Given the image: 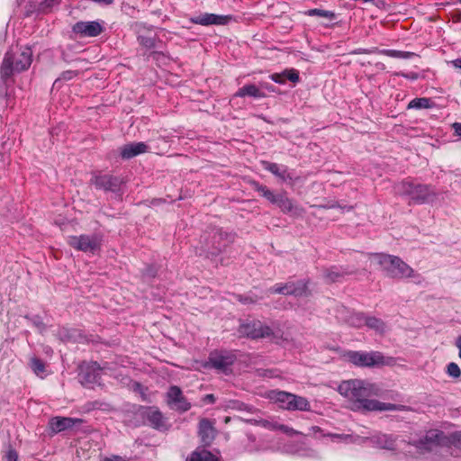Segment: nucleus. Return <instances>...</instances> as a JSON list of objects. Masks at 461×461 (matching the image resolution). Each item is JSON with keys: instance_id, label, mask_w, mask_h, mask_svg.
Listing matches in <instances>:
<instances>
[{"instance_id": "obj_24", "label": "nucleus", "mask_w": 461, "mask_h": 461, "mask_svg": "<svg viewBox=\"0 0 461 461\" xmlns=\"http://www.w3.org/2000/svg\"><path fill=\"white\" fill-rule=\"evenodd\" d=\"M224 236L227 237L228 235L222 233L221 230L213 231L211 237V242L207 245V249L210 254L217 255L227 247V242L223 239Z\"/></svg>"}, {"instance_id": "obj_17", "label": "nucleus", "mask_w": 461, "mask_h": 461, "mask_svg": "<svg viewBox=\"0 0 461 461\" xmlns=\"http://www.w3.org/2000/svg\"><path fill=\"white\" fill-rule=\"evenodd\" d=\"M100 370V366L96 362L88 365L86 368H82L79 374L80 383L84 385H93L99 383Z\"/></svg>"}, {"instance_id": "obj_28", "label": "nucleus", "mask_w": 461, "mask_h": 461, "mask_svg": "<svg viewBox=\"0 0 461 461\" xmlns=\"http://www.w3.org/2000/svg\"><path fill=\"white\" fill-rule=\"evenodd\" d=\"M186 461H219V459L211 452L203 449L193 452Z\"/></svg>"}, {"instance_id": "obj_32", "label": "nucleus", "mask_w": 461, "mask_h": 461, "mask_svg": "<svg viewBox=\"0 0 461 461\" xmlns=\"http://www.w3.org/2000/svg\"><path fill=\"white\" fill-rule=\"evenodd\" d=\"M366 315L361 312H357L351 314L348 319V322L353 327L361 328L366 326Z\"/></svg>"}, {"instance_id": "obj_47", "label": "nucleus", "mask_w": 461, "mask_h": 461, "mask_svg": "<svg viewBox=\"0 0 461 461\" xmlns=\"http://www.w3.org/2000/svg\"><path fill=\"white\" fill-rule=\"evenodd\" d=\"M76 72L74 71H71V70H68V71H65L62 73L61 75V77L62 79L64 80H70L72 79L75 76H76Z\"/></svg>"}, {"instance_id": "obj_56", "label": "nucleus", "mask_w": 461, "mask_h": 461, "mask_svg": "<svg viewBox=\"0 0 461 461\" xmlns=\"http://www.w3.org/2000/svg\"><path fill=\"white\" fill-rule=\"evenodd\" d=\"M353 208H354V207H353V206H351V205H346V206H344V207H341V209H342V210L347 211V212H350V211H352V210H353Z\"/></svg>"}, {"instance_id": "obj_31", "label": "nucleus", "mask_w": 461, "mask_h": 461, "mask_svg": "<svg viewBox=\"0 0 461 461\" xmlns=\"http://www.w3.org/2000/svg\"><path fill=\"white\" fill-rule=\"evenodd\" d=\"M432 101L426 97L412 99L407 108L408 109H423L431 107Z\"/></svg>"}, {"instance_id": "obj_14", "label": "nucleus", "mask_w": 461, "mask_h": 461, "mask_svg": "<svg viewBox=\"0 0 461 461\" xmlns=\"http://www.w3.org/2000/svg\"><path fill=\"white\" fill-rule=\"evenodd\" d=\"M232 17L230 15H220L214 14H201L197 16L192 17L190 19L191 23L194 24H200L203 26L208 25H224L227 24L230 21H231Z\"/></svg>"}, {"instance_id": "obj_5", "label": "nucleus", "mask_w": 461, "mask_h": 461, "mask_svg": "<svg viewBox=\"0 0 461 461\" xmlns=\"http://www.w3.org/2000/svg\"><path fill=\"white\" fill-rule=\"evenodd\" d=\"M347 357L352 364L360 367L393 366L396 365V358L384 356L379 351H349L347 353Z\"/></svg>"}, {"instance_id": "obj_12", "label": "nucleus", "mask_w": 461, "mask_h": 461, "mask_svg": "<svg viewBox=\"0 0 461 461\" xmlns=\"http://www.w3.org/2000/svg\"><path fill=\"white\" fill-rule=\"evenodd\" d=\"M104 31L103 25L96 21L77 22L72 27V32L80 37H96Z\"/></svg>"}, {"instance_id": "obj_42", "label": "nucleus", "mask_w": 461, "mask_h": 461, "mask_svg": "<svg viewBox=\"0 0 461 461\" xmlns=\"http://www.w3.org/2000/svg\"><path fill=\"white\" fill-rule=\"evenodd\" d=\"M59 3V0H42L40 4L41 9L45 11L50 9Z\"/></svg>"}, {"instance_id": "obj_30", "label": "nucleus", "mask_w": 461, "mask_h": 461, "mask_svg": "<svg viewBox=\"0 0 461 461\" xmlns=\"http://www.w3.org/2000/svg\"><path fill=\"white\" fill-rule=\"evenodd\" d=\"M379 54L385 55L391 58L404 59H410L415 55L413 52L402 51L396 50H379Z\"/></svg>"}, {"instance_id": "obj_41", "label": "nucleus", "mask_w": 461, "mask_h": 461, "mask_svg": "<svg viewBox=\"0 0 461 461\" xmlns=\"http://www.w3.org/2000/svg\"><path fill=\"white\" fill-rule=\"evenodd\" d=\"M4 461H18V454L16 450L9 448L4 456Z\"/></svg>"}, {"instance_id": "obj_52", "label": "nucleus", "mask_w": 461, "mask_h": 461, "mask_svg": "<svg viewBox=\"0 0 461 461\" xmlns=\"http://www.w3.org/2000/svg\"><path fill=\"white\" fill-rule=\"evenodd\" d=\"M456 346L459 349L458 356L461 357V336L456 339Z\"/></svg>"}, {"instance_id": "obj_1", "label": "nucleus", "mask_w": 461, "mask_h": 461, "mask_svg": "<svg viewBox=\"0 0 461 461\" xmlns=\"http://www.w3.org/2000/svg\"><path fill=\"white\" fill-rule=\"evenodd\" d=\"M339 393L347 398L351 403L354 411H402L403 405L382 402L370 399L372 396H378L380 389L375 384L361 379H350L343 381L338 387Z\"/></svg>"}, {"instance_id": "obj_13", "label": "nucleus", "mask_w": 461, "mask_h": 461, "mask_svg": "<svg viewBox=\"0 0 461 461\" xmlns=\"http://www.w3.org/2000/svg\"><path fill=\"white\" fill-rule=\"evenodd\" d=\"M261 165L265 170L269 171L274 176L278 177L282 182H289L294 184L297 177H294V175L288 170L286 166L279 165L276 163L262 160Z\"/></svg>"}, {"instance_id": "obj_49", "label": "nucleus", "mask_w": 461, "mask_h": 461, "mask_svg": "<svg viewBox=\"0 0 461 461\" xmlns=\"http://www.w3.org/2000/svg\"><path fill=\"white\" fill-rule=\"evenodd\" d=\"M258 375L273 377L274 372L272 370H258Z\"/></svg>"}, {"instance_id": "obj_55", "label": "nucleus", "mask_w": 461, "mask_h": 461, "mask_svg": "<svg viewBox=\"0 0 461 461\" xmlns=\"http://www.w3.org/2000/svg\"><path fill=\"white\" fill-rule=\"evenodd\" d=\"M106 461H124V460L120 456H113L112 458H107Z\"/></svg>"}, {"instance_id": "obj_48", "label": "nucleus", "mask_w": 461, "mask_h": 461, "mask_svg": "<svg viewBox=\"0 0 461 461\" xmlns=\"http://www.w3.org/2000/svg\"><path fill=\"white\" fill-rule=\"evenodd\" d=\"M215 401H216V398H215L214 394H212V393L206 394L203 397V402L205 403H214Z\"/></svg>"}, {"instance_id": "obj_57", "label": "nucleus", "mask_w": 461, "mask_h": 461, "mask_svg": "<svg viewBox=\"0 0 461 461\" xmlns=\"http://www.w3.org/2000/svg\"><path fill=\"white\" fill-rule=\"evenodd\" d=\"M336 207H340V206L338 203H333L329 206V208H336Z\"/></svg>"}, {"instance_id": "obj_26", "label": "nucleus", "mask_w": 461, "mask_h": 461, "mask_svg": "<svg viewBox=\"0 0 461 461\" xmlns=\"http://www.w3.org/2000/svg\"><path fill=\"white\" fill-rule=\"evenodd\" d=\"M352 272L346 271L337 267H332L326 269L324 272V279L328 283H334L340 281L345 276L351 274Z\"/></svg>"}, {"instance_id": "obj_50", "label": "nucleus", "mask_w": 461, "mask_h": 461, "mask_svg": "<svg viewBox=\"0 0 461 461\" xmlns=\"http://www.w3.org/2000/svg\"><path fill=\"white\" fill-rule=\"evenodd\" d=\"M262 425L266 428H268L270 429L276 430V428L274 427V424H278L277 422H273L269 420H263L261 421Z\"/></svg>"}, {"instance_id": "obj_8", "label": "nucleus", "mask_w": 461, "mask_h": 461, "mask_svg": "<svg viewBox=\"0 0 461 461\" xmlns=\"http://www.w3.org/2000/svg\"><path fill=\"white\" fill-rule=\"evenodd\" d=\"M68 244L76 250L95 254L101 250L103 236L99 233L69 236Z\"/></svg>"}, {"instance_id": "obj_36", "label": "nucleus", "mask_w": 461, "mask_h": 461, "mask_svg": "<svg viewBox=\"0 0 461 461\" xmlns=\"http://www.w3.org/2000/svg\"><path fill=\"white\" fill-rule=\"evenodd\" d=\"M138 41H139L140 44L142 45L143 47H145L146 49L150 50V49H154L156 47L155 39L152 37L140 35L138 37Z\"/></svg>"}, {"instance_id": "obj_45", "label": "nucleus", "mask_w": 461, "mask_h": 461, "mask_svg": "<svg viewBox=\"0 0 461 461\" xmlns=\"http://www.w3.org/2000/svg\"><path fill=\"white\" fill-rule=\"evenodd\" d=\"M310 435H312L314 436L315 438H321V437H324L325 435L322 433V430L320 427L318 426H312L311 429H310Z\"/></svg>"}, {"instance_id": "obj_34", "label": "nucleus", "mask_w": 461, "mask_h": 461, "mask_svg": "<svg viewBox=\"0 0 461 461\" xmlns=\"http://www.w3.org/2000/svg\"><path fill=\"white\" fill-rule=\"evenodd\" d=\"M30 366L34 374L39 376L45 373V364L38 357L31 358Z\"/></svg>"}, {"instance_id": "obj_19", "label": "nucleus", "mask_w": 461, "mask_h": 461, "mask_svg": "<svg viewBox=\"0 0 461 461\" xmlns=\"http://www.w3.org/2000/svg\"><path fill=\"white\" fill-rule=\"evenodd\" d=\"M284 213H288L293 216L300 217L305 212L304 209L286 196L285 193L280 194L276 203Z\"/></svg>"}, {"instance_id": "obj_39", "label": "nucleus", "mask_w": 461, "mask_h": 461, "mask_svg": "<svg viewBox=\"0 0 461 461\" xmlns=\"http://www.w3.org/2000/svg\"><path fill=\"white\" fill-rule=\"evenodd\" d=\"M447 373L449 376L456 378L460 375L461 371L458 365L452 362L447 365Z\"/></svg>"}, {"instance_id": "obj_40", "label": "nucleus", "mask_w": 461, "mask_h": 461, "mask_svg": "<svg viewBox=\"0 0 461 461\" xmlns=\"http://www.w3.org/2000/svg\"><path fill=\"white\" fill-rule=\"evenodd\" d=\"M352 54H374L379 53L378 48H371V49H357L351 52Z\"/></svg>"}, {"instance_id": "obj_53", "label": "nucleus", "mask_w": 461, "mask_h": 461, "mask_svg": "<svg viewBox=\"0 0 461 461\" xmlns=\"http://www.w3.org/2000/svg\"><path fill=\"white\" fill-rule=\"evenodd\" d=\"M261 86L267 89L268 91L275 92V87L267 83H261Z\"/></svg>"}, {"instance_id": "obj_33", "label": "nucleus", "mask_w": 461, "mask_h": 461, "mask_svg": "<svg viewBox=\"0 0 461 461\" xmlns=\"http://www.w3.org/2000/svg\"><path fill=\"white\" fill-rule=\"evenodd\" d=\"M305 14H307L308 16L323 17V18L330 19V20H332L335 18V14L333 12L328 11V10L318 9V8L310 9L307 12H305Z\"/></svg>"}, {"instance_id": "obj_7", "label": "nucleus", "mask_w": 461, "mask_h": 461, "mask_svg": "<svg viewBox=\"0 0 461 461\" xmlns=\"http://www.w3.org/2000/svg\"><path fill=\"white\" fill-rule=\"evenodd\" d=\"M269 398L287 411H308L311 410V404L305 397L285 391H271Z\"/></svg>"}, {"instance_id": "obj_54", "label": "nucleus", "mask_w": 461, "mask_h": 461, "mask_svg": "<svg viewBox=\"0 0 461 461\" xmlns=\"http://www.w3.org/2000/svg\"><path fill=\"white\" fill-rule=\"evenodd\" d=\"M451 64H453V66L455 68H461V59H456L455 60H452L450 61Z\"/></svg>"}, {"instance_id": "obj_35", "label": "nucleus", "mask_w": 461, "mask_h": 461, "mask_svg": "<svg viewBox=\"0 0 461 461\" xmlns=\"http://www.w3.org/2000/svg\"><path fill=\"white\" fill-rule=\"evenodd\" d=\"M283 75L285 79H288L293 83H297L300 80L299 72L294 68L285 69Z\"/></svg>"}, {"instance_id": "obj_16", "label": "nucleus", "mask_w": 461, "mask_h": 461, "mask_svg": "<svg viewBox=\"0 0 461 461\" xmlns=\"http://www.w3.org/2000/svg\"><path fill=\"white\" fill-rule=\"evenodd\" d=\"M234 361L235 357L232 354H211L204 366H212L221 372L227 373Z\"/></svg>"}, {"instance_id": "obj_29", "label": "nucleus", "mask_w": 461, "mask_h": 461, "mask_svg": "<svg viewBox=\"0 0 461 461\" xmlns=\"http://www.w3.org/2000/svg\"><path fill=\"white\" fill-rule=\"evenodd\" d=\"M222 408L226 411L228 410H235L240 411H250L251 408L245 404L244 402L238 400H228L222 405Z\"/></svg>"}, {"instance_id": "obj_15", "label": "nucleus", "mask_w": 461, "mask_h": 461, "mask_svg": "<svg viewBox=\"0 0 461 461\" xmlns=\"http://www.w3.org/2000/svg\"><path fill=\"white\" fill-rule=\"evenodd\" d=\"M91 183L95 188L106 192H117L122 185V181L119 177L110 175L95 176L91 179Z\"/></svg>"}, {"instance_id": "obj_18", "label": "nucleus", "mask_w": 461, "mask_h": 461, "mask_svg": "<svg viewBox=\"0 0 461 461\" xmlns=\"http://www.w3.org/2000/svg\"><path fill=\"white\" fill-rule=\"evenodd\" d=\"M81 422L82 420L80 419L57 416L50 420L49 428L51 433L58 434Z\"/></svg>"}, {"instance_id": "obj_6", "label": "nucleus", "mask_w": 461, "mask_h": 461, "mask_svg": "<svg viewBox=\"0 0 461 461\" xmlns=\"http://www.w3.org/2000/svg\"><path fill=\"white\" fill-rule=\"evenodd\" d=\"M394 191L402 196H409L414 203L421 204L433 200L436 195L435 189L429 185L413 184L402 181L394 186Z\"/></svg>"}, {"instance_id": "obj_37", "label": "nucleus", "mask_w": 461, "mask_h": 461, "mask_svg": "<svg viewBox=\"0 0 461 461\" xmlns=\"http://www.w3.org/2000/svg\"><path fill=\"white\" fill-rule=\"evenodd\" d=\"M274 427L276 428V430H280L282 431L283 433L288 435V436H294V435H299L301 434L300 431H297L295 429H294L293 428L291 427H288L286 425H283V424H274Z\"/></svg>"}, {"instance_id": "obj_9", "label": "nucleus", "mask_w": 461, "mask_h": 461, "mask_svg": "<svg viewBox=\"0 0 461 461\" xmlns=\"http://www.w3.org/2000/svg\"><path fill=\"white\" fill-rule=\"evenodd\" d=\"M238 331L241 336L253 339L269 338L273 334L271 328L259 321L242 323Z\"/></svg>"}, {"instance_id": "obj_21", "label": "nucleus", "mask_w": 461, "mask_h": 461, "mask_svg": "<svg viewBox=\"0 0 461 461\" xmlns=\"http://www.w3.org/2000/svg\"><path fill=\"white\" fill-rule=\"evenodd\" d=\"M144 417L152 428L158 430L167 429L166 419L158 408H147L144 411Z\"/></svg>"}, {"instance_id": "obj_51", "label": "nucleus", "mask_w": 461, "mask_h": 461, "mask_svg": "<svg viewBox=\"0 0 461 461\" xmlns=\"http://www.w3.org/2000/svg\"><path fill=\"white\" fill-rule=\"evenodd\" d=\"M453 128L455 129L456 135L461 136V122H455L453 124Z\"/></svg>"}, {"instance_id": "obj_59", "label": "nucleus", "mask_w": 461, "mask_h": 461, "mask_svg": "<svg viewBox=\"0 0 461 461\" xmlns=\"http://www.w3.org/2000/svg\"><path fill=\"white\" fill-rule=\"evenodd\" d=\"M230 420V417H226L225 420H224L225 423H228Z\"/></svg>"}, {"instance_id": "obj_22", "label": "nucleus", "mask_w": 461, "mask_h": 461, "mask_svg": "<svg viewBox=\"0 0 461 461\" xmlns=\"http://www.w3.org/2000/svg\"><path fill=\"white\" fill-rule=\"evenodd\" d=\"M149 147L144 142H131L123 145L120 149L121 157L124 159H131L140 154L148 152Z\"/></svg>"}, {"instance_id": "obj_11", "label": "nucleus", "mask_w": 461, "mask_h": 461, "mask_svg": "<svg viewBox=\"0 0 461 461\" xmlns=\"http://www.w3.org/2000/svg\"><path fill=\"white\" fill-rule=\"evenodd\" d=\"M166 401L172 410L179 412H185L191 409V403L184 396L180 387L176 385H171L168 388L166 395Z\"/></svg>"}, {"instance_id": "obj_2", "label": "nucleus", "mask_w": 461, "mask_h": 461, "mask_svg": "<svg viewBox=\"0 0 461 461\" xmlns=\"http://www.w3.org/2000/svg\"><path fill=\"white\" fill-rule=\"evenodd\" d=\"M32 62V50L30 47L23 46L8 50L4 57L0 67V77L7 80L14 73L27 70Z\"/></svg>"}, {"instance_id": "obj_4", "label": "nucleus", "mask_w": 461, "mask_h": 461, "mask_svg": "<svg viewBox=\"0 0 461 461\" xmlns=\"http://www.w3.org/2000/svg\"><path fill=\"white\" fill-rule=\"evenodd\" d=\"M461 439L460 432H454L448 436L438 429H430L415 442L414 446L421 453L425 451H434L438 447H450V446L458 443Z\"/></svg>"}, {"instance_id": "obj_3", "label": "nucleus", "mask_w": 461, "mask_h": 461, "mask_svg": "<svg viewBox=\"0 0 461 461\" xmlns=\"http://www.w3.org/2000/svg\"><path fill=\"white\" fill-rule=\"evenodd\" d=\"M370 260L380 266L382 270L392 278L402 279L414 275V270L396 256L375 253L370 256Z\"/></svg>"}, {"instance_id": "obj_20", "label": "nucleus", "mask_w": 461, "mask_h": 461, "mask_svg": "<svg viewBox=\"0 0 461 461\" xmlns=\"http://www.w3.org/2000/svg\"><path fill=\"white\" fill-rule=\"evenodd\" d=\"M369 440L374 446L382 449L393 451L398 447V438L393 435L377 433L373 435Z\"/></svg>"}, {"instance_id": "obj_25", "label": "nucleus", "mask_w": 461, "mask_h": 461, "mask_svg": "<svg viewBox=\"0 0 461 461\" xmlns=\"http://www.w3.org/2000/svg\"><path fill=\"white\" fill-rule=\"evenodd\" d=\"M235 96L244 97V96H251L255 98H263L266 95L259 90V88L252 84L245 85L241 88L238 90L235 94Z\"/></svg>"}, {"instance_id": "obj_10", "label": "nucleus", "mask_w": 461, "mask_h": 461, "mask_svg": "<svg viewBox=\"0 0 461 461\" xmlns=\"http://www.w3.org/2000/svg\"><path fill=\"white\" fill-rule=\"evenodd\" d=\"M271 294H281L285 295L303 296L308 294V282L299 280L291 281L285 284H276L269 289Z\"/></svg>"}, {"instance_id": "obj_44", "label": "nucleus", "mask_w": 461, "mask_h": 461, "mask_svg": "<svg viewBox=\"0 0 461 461\" xmlns=\"http://www.w3.org/2000/svg\"><path fill=\"white\" fill-rule=\"evenodd\" d=\"M236 298L243 304L255 303L258 299L247 295H237Z\"/></svg>"}, {"instance_id": "obj_27", "label": "nucleus", "mask_w": 461, "mask_h": 461, "mask_svg": "<svg viewBox=\"0 0 461 461\" xmlns=\"http://www.w3.org/2000/svg\"><path fill=\"white\" fill-rule=\"evenodd\" d=\"M366 326L380 334H383L386 328L385 323L381 319L374 316H366Z\"/></svg>"}, {"instance_id": "obj_23", "label": "nucleus", "mask_w": 461, "mask_h": 461, "mask_svg": "<svg viewBox=\"0 0 461 461\" xmlns=\"http://www.w3.org/2000/svg\"><path fill=\"white\" fill-rule=\"evenodd\" d=\"M199 436L205 445H210L216 436L213 422L208 419H201L198 426Z\"/></svg>"}, {"instance_id": "obj_43", "label": "nucleus", "mask_w": 461, "mask_h": 461, "mask_svg": "<svg viewBox=\"0 0 461 461\" xmlns=\"http://www.w3.org/2000/svg\"><path fill=\"white\" fill-rule=\"evenodd\" d=\"M270 79L277 84H285V79L284 77L283 72L282 73H274L269 76Z\"/></svg>"}, {"instance_id": "obj_58", "label": "nucleus", "mask_w": 461, "mask_h": 461, "mask_svg": "<svg viewBox=\"0 0 461 461\" xmlns=\"http://www.w3.org/2000/svg\"><path fill=\"white\" fill-rule=\"evenodd\" d=\"M329 436H330L332 438H340L341 437L340 435H338V434H330Z\"/></svg>"}, {"instance_id": "obj_38", "label": "nucleus", "mask_w": 461, "mask_h": 461, "mask_svg": "<svg viewBox=\"0 0 461 461\" xmlns=\"http://www.w3.org/2000/svg\"><path fill=\"white\" fill-rule=\"evenodd\" d=\"M263 197H265L267 200H268L271 203L276 204L277 202V199L279 197V194H275L270 189H268L267 186L262 189V193L260 194Z\"/></svg>"}, {"instance_id": "obj_46", "label": "nucleus", "mask_w": 461, "mask_h": 461, "mask_svg": "<svg viewBox=\"0 0 461 461\" xmlns=\"http://www.w3.org/2000/svg\"><path fill=\"white\" fill-rule=\"evenodd\" d=\"M250 185L252 186V188L255 191L258 192L259 194H261L262 193V189L266 187V185H263L259 184L257 181H251L250 182Z\"/></svg>"}]
</instances>
